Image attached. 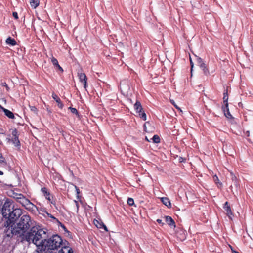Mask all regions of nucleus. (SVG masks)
<instances>
[{"mask_svg":"<svg viewBox=\"0 0 253 253\" xmlns=\"http://www.w3.org/2000/svg\"><path fill=\"white\" fill-rule=\"evenodd\" d=\"M12 137L11 139H8V141H11L15 147H20V142L18 138V131L14 129L12 131Z\"/></svg>","mask_w":253,"mask_h":253,"instance_id":"7","label":"nucleus"},{"mask_svg":"<svg viewBox=\"0 0 253 253\" xmlns=\"http://www.w3.org/2000/svg\"><path fill=\"white\" fill-rule=\"evenodd\" d=\"M104 229L106 230V231H107V227L104 225Z\"/></svg>","mask_w":253,"mask_h":253,"instance_id":"49","label":"nucleus"},{"mask_svg":"<svg viewBox=\"0 0 253 253\" xmlns=\"http://www.w3.org/2000/svg\"><path fill=\"white\" fill-rule=\"evenodd\" d=\"M4 133H5V131H4V130L2 128H0V134H3Z\"/></svg>","mask_w":253,"mask_h":253,"instance_id":"41","label":"nucleus"},{"mask_svg":"<svg viewBox=\"0 0 253 253\" xmlns=\"http://www.w3.org/2000/svg\"><path fill=\"white\" fill-rule=\"evenodd\" d=\"M47 214L48 216L49 217H50V218H53V219H56V218H55V217H54L52 214H50V213H47Z\"/></svg>","mask_w":253,"mask_h":253,"instance_id":"39","label":"nucleus"},{"mask_svg":"<svg viewBox=\"0 0 253 253\" xmlns=\"http://www.w3.org/2000/svg\"><path fill=\"white\" fill-rule=\"evenodd\" d=\"M32 225L31 217L28 214H23L17 219L16 223H14L13 227L11 226L9 228L4 229V232L7 237H15L17 240L19 241V239L22 238V237L26 234Z\"/></svg>","mask_w":253,"mask_h":253,"instance_id":"1","label":"nucleus"},{"mask_svg":"<svg viewBox=\"0 0 253 253\" xmlns=\"http://www.w3.org/2000/svg\"><path fill=\"white\" fill-rule=\"evenodd\" d=\"M197 60V63L200 68L203 70V73L205 75H207L209 74V71L206 68L205 63L203 62L202 59L195 56Z\"/></svg>","mask_w":253,"mask_h":253,"instance_id":"10","label":"nucleus"},{"mask_svg":"<svg viewBox=\"0 0 253 253\" xmlns=\"http://www.w3.org/2000/svg\"><path fill=\"white\" fill-rule=\"evenodd\" d=\"M61 227H62V228L63 229V230L65 231H67V228H66V227L64 225H62Z\"/></svg>","mask_w":253,"mask_h":253,"instance_id":"43","label":"nucleus"},{"mask_svg":"<svg viewBox=\"0 0 253 253\" xmlns=\"http://www.w3.org/2000/svg\"><path fill=\"white\" fill-rule=\"evenodd\" d=\"M29 107L31 111L33 112L36 114H37L38 110L35 106L29 105Z\"/></svg>","mask_w":253,"mask_h":253,"instance_id":"28","label":"nucleus"},{"mask_svg":"<svg viewBox=\"0 0 253 253\" xmlns=\"http://www.w3.org/2000/svg\"><path fill=\"white\" fill-rule=\"evenodd\" d=\"M157 222L159 223H162V220L161 219H158L157 220Z\"/></svg>","mask_w":253,"mask_h":253,"instance_id":"46","label":"nucleus"},{"mask_svg":"<svg viewBox=\"0 0 253 253\" xmlns=\"http://www.w3.org/2000/svg\"><path fill=\"white\" fill-rule=\"evenodd\" d=\"M161 201L168 208H171V203L169 198L167 197H162L161 198Z\"/></svg>","mask_w":253,"mask_h":253,"instance_id":"15","label":"nucleus"},{"mask_svg":"<svg viewBox=\"0 0 253 253\" xmlns=\"http://www.w3.org/2000/svg\"><path fill=\"white\" fill-rule=\"evenodd\" d=\"M127 202V204L130 206H132L134 204V200L132 198H128Z\"/></svg>","mask_w":253,"mask_h":253,"instance_id":"25","label":"nucleus"},{"mask_svg":"<svg viewBox=\"0 0 253 253\" xmlns=\"http://www.w3.org/2000/svg\"><path fill=\"white\" fill-rule=\"evenodd\" d=\"M193 63L192 62V60L191 59V78L192 76V70H193Z\"/></svg>","mask_w":253,"mask_h":253,"instance_id":"34","label":"nucleus"},{"mask_svg":"<svg viewBox=\"0 0 253 253\" xmlns=\"http://www.w3.org/2000/svg\"><path fill=\"white\" fill-rule=\"evenodd\" d=\"M63 243L64 241L60 236L53 235L48 239L45 238L41 251L42 253L45 251H55Z\"/></svg>","mask_w":253,"mask_h":253,"instance_id":"3","label":"nucleus"},{"mask_svg":"<svg viewBox=\"0 0 253 253\" xmlns=\"http://www.w3.org/2000/svg\"><path fill=\"white\" fill-rule=\"evenodd\" d=\"M6 42L7 44L11 45L13 46L16 44V41L10 37L6 39Z\"/></svg>","mask_w":253,"mask_h":253,"instance_id":"19","label":"nucleus"},{"mask_svg":"<svg viewBox=\"0 0 253 253\" xmlns=\"http://www.w3.org/2000/svg\"><path fill=\"white\" fill-rule=\"evenodd\" d=\"M68 243L65 241L64 243L61 245L62 248L58 251V253H74L72 249L67 246Z\"/></svg>","mask_w":253,"mask_h":253,"instance_id":"8","label":"nucleus"},{"mask_svg":"<svg viewBox=\"0 0 253 253\" xmlns=\"http://www.w3.org/2000/svg\"><path fill=\"white\" fill-rule=\"evenodd\" d=\"M228 94H227V91H226V92H224L223 93V102H224L225 104L226 103H228Z\"/></svg>","mask_w":253,"mask_h":253,"instance_id":"23","label":"nucleus"},{"mask_svg":"<svg viewBox=\"0 0 253 253\" xmlns=\"http://www.w3.org/2000/svg\"><path fill=\"white\" fill-rule=\"evenodd\" d=\"M2 85H3V86H5V87H6V89H7V90H9V87L7 86V84H6V83H2Z\"/></svg>","mask_w":253,"mask_h":253,"instance_id":"38","label":"nucleus"},{"mask_svg":"<svg viewBox=\"0 0 253 253\" xmlns=\"http://www.w3.org/2000/svg\"><path fill=\"white\" fill-rule=\"evenodd\" d=\"M151 140L155 143H158L160 142V137L158 135H154Z\"/></svg>","mask_w":253,"mask_h":253,"instance_id":"21","label":"nucleus"},{"mask_svg":"<svg viewBox=\"0 0 253 253\" xmlns=\"http://www.w3.org/2000/svg\"><path fill=\"white\" fill-rule=\"evenodd\" d=\"M13 16L16 19H17L18 18V13L16 12H13L12 13Z\"/></svg>","mask_w":253,"mask_h":253,"instance_id":"33","label":"nucleus"},{"mask_svg":"<svg viewBox=\"0 0 253 253\" xmlns=\"http://www.w3.org/2000/svg\"><path fill=\"white\" fill-rule=\"evenodd\" d=\"M166 222L171 226L175 227V222L173 219L169 216H167L165 217Z\"/></svg>","mask_w":253,"mask_h":253,"instance_id":"16","label":"nucleus"},{"mask_svg":"<svg viewBox=\"0 0 253 253\" xmlns=\"http://www.w3.org/2000/svg\"><path fill=\"white\" fill-rule=\"evenodd\" d=\"M57 67L62 72H63V69L61 67H60V66L59 65H58Z\"/></svg>","mask_w":253,"mask_h":253,"instance_id":"42","label":"nucleus"},{"mask_svg":"<svg viewBox=\"0 0 253 253\" xmlns=\"http://www.w3.org/2000/svg\"><path fill=\"white\" fill-rule=\"evenodd\" d=\"M22 196H24V195L21 194H16L15 196L14 197V198H15V199L17 200V201L18 202H19L20 199H21L22 198L21 197Z\"/></svg>","mask_w":253,"mask_h":253,"instance_id":"27","label":"nucleus"},{"mask_svg":"<svg viewBox=\"0 0 253 253\" xmlns=\"http://www.w3.org/2000/svg\"><path fill=\"white\" fill-rule=\"evenodd\" d=\"M75 187L76 189V191L77 194H79L80 193L79 188L78 187H77L76 186H75Z\"/></svg>","mask_w":253,"mask_h":253,"instance_id":"37","label":"nucleus"},{"mask_svg":"<svg viewBox=\"0 0 253 253\" xmlns=\"http://www.w3.org/2000/svg\"><path fill=\"white\" fill-rule=\"evenodd\" d=\"M51 62H52V64L56 67L58 65H59L57 60L56 58H55L54 57H52L51 58Z\"/></svg>","mask_w":253,"mask_h":253,"instance_id":"26","label":"nucleus"},{"mask_svg":"<svg viewBox=\"0 0 253 253\" xmlns=\"http://www.w3.org/2000/svg\"><path fill=\"white\" fill-rule=\"evenodd\" d=\"M1 214L5 218L10 214V212L12 211V209H14L12 200L8 198L6 199L3 204Z\"/></svg>","mask_w":253,"mask_h":253,"instance_id":"5","label":"nucleus"},{"mask_svg":"<svg viewBox=\"0 0 253 253\" xmlns=\"http://www.w3.org/2000/svg\"><path fill=\"white\" fill-rule=\"evenodd\" d=\"M145 139H146L147 141H148V142H150V140L147 138V137H145Z\"/></svg>","mask_w":253,"mask_h":253,"instance_id":"48","label":"nucleus"},{"mask_svg":"<svg viewBox=\"0 0 253 253\" xmlns=\"http://www.w3.org/2000/svg\"><path fill=\"white\" fill-rule=\"evenodd\" d=\"M170 101L177 109H180V108L178 107V106L175 104V103L173 100L170 99Z\"/></svg>","mask_w":253,"mask_h":253,"instance_id":"32","label":"nucleus"},{"mask_svg":"<svg viewBox=\"0 0 253 253\" xmlns=\"http://www.w3.org/2000/svg\"><path fill=\"white\" fill-rule=\"evenodd\" d=\"M138 114L140 118H142L144 121L146 120V114L143 111H142L141 113H139Z\"/></svg>","mask_w":253,"mask_h":253,"instance_id":"24","label":"nucleus"},{"mask_svg":"<svg viewBox=\"0 0 253 253\" xmlns=\"http://www.w3.org/2000/svg\"><path fill=\"white\" fill-rule=\"evenodd\" d=\"M57 253L55 251H48L46 252V253Z\"/></svg>","mask_w":253,"mask_h":253,"instance_id":"47","label":"nucleus"},{"mask_svg":"<svg viewBox=\"0 0 253 253\" xmlns=\"http://www.w3.org/2000/svg\"><path fill=\"white\" fill-rule=\"evenodd\" d=\"M214 180L216 183H219V179L218 177L216 175H215L213 177Z\"/></svg>","mask_w":253,"mask_h":253,"instance_id":"36","label":"nucleus"},{"mask_svg":"<svg viewBox=\"0 0 253 253\" xmlns=\"http://www.w3.org/2000/svg\"><path fill=\"white\" fill-rule=\"evenodd\" d=\"M4 112L5 115L9 118L14 119L15 117H14V114L10 110L7 109H5L4 110Z\"/></svg>","mask_w":253,"mask_h":253,"instance_id":"18","label":"nucleus"},{"mask_svg":"<svg viewBox=\"0 0 253 253\" xmlns=\"http://www.w3.org/2000/svg\"><path fill=\"white\" fill-rule=\"evenodd\" d=\"M74 203H75L76 206V209H77L76 211H77V212H78V211H79V204L78 202L76 200H74Z\"/></svg>","mask_w":253,"mask_h":253,"instance_id":"31","label":"nucleus"},{"mask_svg":"<svg viewBox=\"0 0 253 253\" xmlns=\"http://www.w3.org/2000/svg\"><path fill=\"white\" fill-rule=\"evenodd\" d=\"M52 97L54 99V100H55L56 102L57 103L58 106L60 108H62L63 107V104L61 102L60 98L55 93H52Z\"/></svg>","mask_w":253,"mask_h":253,"instance_id":"14","label":"nucleus"},{"mask_svg":"<svg viewBox=\"0 0 253 253\" xmlns=\"http://www.w3.org/2000/svg\"><path fill=\"white\" fill-rule=\"evenodd\" d=\"M21 197L19 203L21 204L27 210L31 211H34V209L36 208V206L24 196Z\"/></svg>","mask_w":253,"mask_h":253,"instance_id":"6","label":"nucleus"},{"mask_svg":"<svg viewBox=\"0 0 253 253\" xmlns=\"http://www.w3.org/2000/svg\"><path fill=\"white\" fill-rule=\"evenodd\" d=\"M194 141V140H193L192 142V146L194 148H196L197 146V143L196 142H195Z\"/></svg>","mask_w":253,"mask_h":253,"instance_id":"35","label":"nucleus"},{"mask_svg":"<svg viewBox=\"0 0 253 253\" xmlns=\"http://www.w3.org/2000/svg\"><path fill=\"white\" fill-rule=\"evenodd\" d=\"M23 215L22 211L20 209L16 208L12 209V211L10 212V214L5 218L6 220L4 221L2 225L4 228L3 230L9 228V227H11V226L13 227L14 223H16L17 219Z\"/></svg>","mask_w":253,"mask_h":253,"instance_id":"4","label":"nucleus"},{"mask_svg":"<svg viewBox=\"0 0 253 253\" xmlns=\"http://www.w3.org/2000/svg\"><path fill=\"white\" fill-rule=\"evenodd\" d=\"M46 237V232L44 229L33 226L24 236L22 237V238L19 239V242L32 243L41 251L42 246L43 244Z\"/></svg>","mask_w":253,"mask_h":253,"instance_id":"2","label":"nucleus"},{"mask_svg":"<svg viewBox=\"0 0 253 253\" xmlns=\"http://www.w3.org/2000/svg\"><path fill=\"white\" fill-rule=\"evenodd\" d=\"M41 191L42 192L44 196L47 200L50 201L51 204L53 205L55 204V202L52 200V197L51 196L50 193L45 187L42 188Z\"/></svg>","mask_w":253,"mask_h":253,"instance_id":"11","label":"nucleus"},{"mask_svg":"<svg viewBox=\"0 0 253 253\" xmlns=\"http://www.w3.org/2000/svg\"><path fill=\"white\" fill-rule=\"evenodd\" d=\"M78 76L80 81L83 83L84 87L86 88L87 87V78L85 74L84 73L79 71L78 72Z\"/></svg>","mask_w":253,"mask_h":253,"instance_id":"9","label":"nucleus"},{"mask_svg":"<svg viewBox=\"0 0 253 253\" xmlns=\"http://www.w3.org/2000/svg\"><path fill=\"white\" fill-rule=\"evenodd\" d=\"M147 123L149 124L148 122H146V123H145L144 124V130H145V131H147V130H146V124H147Z\"/></svg>","mask_w":253,"mask_h":253,"instance_id":"45","label":"nucleus"},{"mask_svg":"<svg viewBox=\"0 0 253 253\" xmlns=\"http://www.w3.org/2000/svg\"><path fill=\"white\" fill-rule=\"evenodd\" d=\"M2 143L1 141L0 140V144Z\"/></svg>","mask_w":253,"mask_h":253,"instance_id":"51","label":"nucleus"},{"mask_svg":"<svg viewBox=\"0 0 253 253\" xmlns=\"http://www.w3.org/2000/svg\"><path fill=\"white\" fill-rule=\"evenodd\" d=\"M3 203L2 201H0V214H1V212H2V208H3Z\"/></svg>","mask_w":253,"mask_h":253,"instance_id":"29","label":"nucleus"},{"mask_svg":"<svg viewBox=\"0 0 253 253\" xmlns=\"http://www.w3.org/2000/svg\"><path fill=\"white\" fill-rule=\"evenodd\" d=\"M68 109H69L73 114H76L77 116H79V112L76 108L69 107Z\"/></svg>","mask_w":253,"mask_h":253,"instance_id":"22","label":"nucleus"},{"mask_svg":"<svg viewBox=\"0 0 253 253\" xmlns=\"http://www.w3.org/2000/svg\"><path fill=\"white\" fill-rule=\"evenodd\" d=\"M222 110L224 113L225 116L228 118H231L232 115H231L229 109L228 108V103H226L225 106L222 107Z\"/></svg>","mask_w":253,"mask_h":253,"instance_id":"12","label":"nucleus"},{"mask_svg":"<svg viewBox=\"0 0 253 253\" xmlns=\"http://www.w3.org/2000/svg\"><path fill=\"white\" fill-rule=\"evenodd\" d=\"M5 159L3 157L2 155L0 153V163H4Z\"/></svg>","mask_w":253,"mask_h":253,"instance_id":"30","label":"nucleus"},{"mask_svg":"<svg viewBox=\"0 0 253 253\" xmlns=\"http://www.w3.org/2000/svg\"><path fill=\"white\" fill-rule=\"evenodd\" d=\"M245 135L247 136V137H249L250 136V131H246L245 132Z\"/></svg>","mask_w":253,"mask_h":253,"instance_id":"40","label":"nucleus"},{"mask_svg":"<svg viewBox=\"0 0 253 253\" xmlns=\"http://www.w3.org/2000/svg\"><path fill=\"white\" fill-rule=\"evenodd\" d=\"M134 108L137 113H141V112L143 111V108L141 103L138 100L135 102L134 105Z\"/></svg>","mask_w":253,"mask_h":253,"instance_id":"13","label":"nucleus"},{"mask_svg":"<svg viewBox=\"0 0 253 253\" xmlns=\"http://www.w3.org/2000/svg\"><path fill=\"white\" fill-rule=\"evenodd\" d=\"M224 209L226 211L227 215L228 216L232 215L231 210L230 206L228 205V202H226L223 206Z\"/></svg>","mask_w":253,"mask_h":253,"instance_id":"17","label":"nucleus"},{"mask_svg":"<svg viewBox=\"0 0 253 253\" xmlns=\"http://www.w3.org/2000/svg\"><path fill=\"white\" fill-rule=\"evenodd\" d=\"M30 3L31 6L34 8H36L39 5V1L38 0H30Z\"/></svg>","mask_w":253,"mask_h":253,"instance_id":"20","label":"nucleus"},{"mask_svg":"<svg viewBox=\"0 0 253 253\" xmlns=\"http://www.w3.org/2000/svg\"><path fill=\"white\" fill-rule=\"evenodd\" d=\"M5 109L4 107H3L0 104V110H2L4 112V110Z\"/></svg>","mask_w":253,"mask_h":253,"instance_id":"44","label":"nucleus"},{"mask_svg":"<svg viewBox=\"0 0 253 253\" xmlns=\"http://www.w3.org/2000/svg\"><path fill=\"white\" fill-rule=\"evenodd\" d=\"M3 172L0 170V175H2Z\"/></svg>","mask_w":253,"mask_h":253,"instance_id":"50","label":"nucleus"}]
</instances>
